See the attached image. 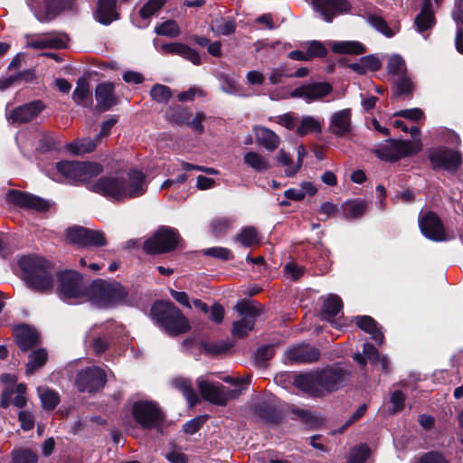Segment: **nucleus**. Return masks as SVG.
<instances>
[{
	"mask_svg": "<svg viewBox=\"0 0 463 463\" xmlns=\"http://www.w3.org/2000/svg\"><path fill=\"white\" fill-rule=\"evenodd\" d=\"M16 343L20 349L26 351L36 345L39 341V335L35 329L21 325L14 329Z\"/></svg>",
	"mask_w": 463,
	"mask_h": 463,
	"instance_id": "nucleus-26",
	"label": "nucleus"
},
{
	"mask_svg": "<svg viewBox=\"0 0 463 463\" xmlns=\"http://www.w3.org/2000/svg\"><path fill=\"white\" fill-rule=\"evenodd\" d=\"M127 289L116 280L98 279L89 286L87 300L99 308H109L123 303Z\"/></svg>",
	"mask_w": 463,
	"mask_h": 463,
	"instance_id": "nucleus-4",
	"label": "nucleus"
},
{
	"mask_svg": "<svg viewBox=\"0 0 463 463\" xmlns=\"http://www.w3.org/2000/svg\"><path fill=\"white\" fill-rule=\"evenodd\" d=\"M332 90L330 84L326 82H318L302 85L295 89L290 96L292 98H302L310 102L313 100L320 99L328 95Z\"/></svg>",
	"mask_w": 463,
	"mask_h": 463,
	"instance_id": "nucleus-21",
	"label": "nucleus"
},
{
	"mask_svg": "<svg viewBox=\"0 0 463 463\" xmlns=\"http://www.w3.org/2000/svg\"><path fill=\"white\" fill-rule=\"evenodd\" d=\"M45 108L41 100H33L12 110L9 120L14 124H24L33 120Z\"/></svg>",
	"mask_w": 463,
	"mask_h": 463,
	"instance_id": "nucleus-20",
	"label": "nucleus"
},
{
	"mask_svg": "<svg viewBox=\"0 0 463 463\" xmlns=\"http://www.w3.org/2000/svg\"><path fill=\"white\" fill-rule=\"evenodd\" d=\"M172 383L177 390L183 392L190 406H194L199 402V398L188 379L176 378Z\"/></svg>",
	"mask_w": 463,
	"mask_h": 463,
	"instance_id": "nucleus-38",
	"label": "nucleus"
},
{
	"mask_svg": "<svg viewBox=\"0 0 463 463\" xmlns=\"http://www.w3.org/2000/svg\"><path fill=\"white\" fill-rule=\"evenodd\" d=\"M412 90V82L405 75L400 76L396 81V94L397 95H408Z\"/></svg>",
	"mask_w": 463,
	"mask_h": 463,
	"instance_id": "nucleus-61",
	"label": "nucleus"
},
{
	"mask_svg": "<svg viewBox=\"0 0 463 463\" xmlns=\"http://www.w3.org/2000/svg\"><path fill=\"white\" fill-rule=\"evenodd\" d=\"M231 345L224 341L210 342L203 345L204 350L212 354H222L227 352Z\"/></svg>",
	"mask_w": 463,
	"mask_h": 463,
	"instance_id": "nucleus-59",
	"label": "nucleus"
},
{
	"mask_svg": "<svg viewBox=\"0 0 463 463\" xmlns=\"http://www.w3.org/2000/svg\"><path fill=\"white\" fill-rule=\"evenodd\" d=\"M256 141L260 146L265 147L268 151H274L280 143L279 137L271 129L256 126L253 128Z\"/></svg>",
	"mask_w": 463,
	"mask_h": 463,
	"instance_id": "nucleus-28",
	"label": "nucleus"
},
{
	"mask_svg": "<svg viewBox=\"0 0 463 463\" xmlns=\"http://www.w3.org/2000/svg\"><path fill=\"white\" fill-rule=\"evenodd\" d=\"M56 168L65 178L80 183L89 182L103 170L98 163L72 161L59 162Z\"/></svg>",
	"mask_w": 463,
	"mask_h": 463,
	"instance_id": "nucleus-8",
	"label": "nucleus"
},
{
	"mask_svg": "<svg viewBox=\"0 0 463 463\" xmlns=\"http://www.w3.org/2000/svg\"><path fill=\"white\" fill-rule=\"evenodd\" d=\"M37 456L30 449H23L13 452V463H36Z\"/></svg>",
	"mask_w": 463,
	"mask_h": 463,
	"instance_id": "nucleus-52",
	"label": "nucleus"
},
{
	"mask_svg": "<svg viewBox=\"0 0 463 463\" xmlns=\"http://www.w3.org/2000/svg\"><path fill=\"white\" fill-rule=\"evenodd\" d=\"M151 98L159 103L167 102L172 97L169 87L162 84H156L150 90Z\"/></svg>",
	"mask_w": 463,
	"mask_h": 463,
	"instance_id": "nucleus-48",
	"label": "nucleus"
},
{
	"mask_svg": "<svg viewBox=\"0 0 463 463\" xmlns=\"http://www.w3.org/2000/svg\"><path fill=\"white\" fill-rule=\"evenodd\" d=\"M180 241L176 230L167 226H161L147 240L145 241L143 250L148 254L165 253L174 250Z\"/></svg>",
	"mask_w": 463,
	"mask_h": 463,
	"instance_id": "nucleus-9",
	"label": "nucleus"
},
{
	"mask_svg": "<svg viewBox=\"0 0 463 463\" xmlns=\"http://www.w3.org/2000/svg\"><path fill=\"white\" fill-rule=\"evenodd\" d=\"M415 24L420 33L428 30L434 24V14L431 10L430 0H423L420 13L415 18Z\"/></svg>",
	"mask_w": 463,
	"mask_h": 463,
	"instance_id": "nucleus-33",
	"label": "nucleus"
},
{
	"mask_svg": "<svg viewBox=\"0 0 463 463\" xmlns=\"http://www.w3.org/2000/svg\"><path fill=\"white\" fill-rule=\"evenodd\" d=\"M99 143L96 137L94 138L85 137L71 143L68 148L73 154L81 155L94 151Z\"/></svg>",
	"mask_w": 463,
	"mask_h": 463,
	"instance_id": "nucleus-40",
	"label": "nucleus"
},
{
	"mask_svg": "<svg viewBox=\"0 0 463 463\" xmlns=\"http://www.w3.org/2000/svg\"><path fill=\"white\" fill-rule=\"evenodd\" d=\"M243 163L258 173L267 172L271 165L269 161L255 151H249L243 156Z\"/></svg>",
	"mask_w": 463,
	"mask_h": 463,
	"instance_id": "nucleus-32",
	"label": "nucleus"
},
{
	"mask_svg": "<svg viewBox=\"0 0 463 463\" xmlns=\"http://www.w3.org/2000/svg\"><path fill=\"white\" fill-rule=\"evenodd\" d=\"M25 47L35 50L61 49L66 46L67 37L63 34L45 33L25 36Z\"/></svg>",
	"mask_w": 463,
	"mask_h": 463,
	"instance_id": "nucleus-16",
	"label": "nucleus"
},
{
	"mask_svg": "<svg viewBox=\"0 0 463 463\" xmlns=\"http://www.w3.org/2000/svg\"><path fill=\"white\" fill-rule=\"evenodd\" d=\"M88 232L89 229L80 226H75L68 229L67 238L71 243L76 244L79 247H84L86 235L89 234Z\"/></svg>",
	"mask_w": 463,
	"mask_h": 463,
	"instance_id": "nucleus-45",
	"label": "nucleus"
},
{
	"mask_svg": "<svg viewBox=\"0 0 463 463\" xmlns=\"http://www.w3.org/2000/svg\"><path fill=\"white\" fill-rule=\"evenodd\" d=\"M116 0H99L96 19L102 24L108 25L118 19Z\"/></svg>",
	"mask_w": 463,
	"mask_h": 463,
	"instance_id": "nucleus-29",
	"label": "nucleus"
},
{
	"mask_svg": "<svg viewBox=\"0 0 463 463\" xmlns=\"http://www.w3.org/2000/svg\"><path fill=\"white\" fill-rule=\"evenodd\" d=\"M307 53L309 57V60L315 57H323L326 56L327 52L326 47L321 42L318 41H311L307 43Z\"/></svg>",
	"mask_w": 463,
	"mask_h": 463,
	"instance_id": "nucleus-57",
	"label": "nucleus"
},
{
	"mask_svg": "<svg viewBox=\"0 0 463 463\" xmlns=\"http://www.w3.org/2000/svg\"><path fill=\"white\" fill-rule=\"evenodd\" d=\"M90 98L89 81L85 78H80L72 93V99L79 105L89 106L91 104Z\"/></svg>",
	"mask_w": 463,
	"mask_h": 463,
	"instance_id": "nucleus-35",
	"label": "nucleus"
},
{
	"mask_svg": "<svg viewBox=\"0 0 463 463\" xmlns=\"http://www.w3.org/2000/svg\"><path fill=\"white\" fill-rule=\"evenodd\" d=\"M345 380V371L335 366L298 374L294 385L312 397H322L339 389Z\"/></svg>",
	"mask_w": 463,
	"mask_h": 463,
	"instance_id": "nucleus-2",
	"label": "nucleus"
},
{
	"mask_svg": "<svg viewBox=\"0 0 463 463\" xmlns=\"http://www.w3.org/2000/svg\"><path fill=\"white\" fill-rule=\"evenodd\" d=\"M203 254L222 260H229L233 258L232 251L223 247H213L203 250Z\"/></svg>",
	"mask_w": 463,
	"mask_h": 463,
	"instance_id": "nucleus-54",
	"label": "nucleus"
},
{
	"mask_svg": "<svg viewBox=\"0 0 463 463\" xmlns=\"http://www.w3.org/2000/svg\"><path fill=\"white\" fill-rule=\"evenodd\" d=\"M132 414L137 424L143 429H156L162 425L165 415L156 403L147 401L136 402Z\"/></svg>",
	"mask_w": 463,
	"mask_h": 463,
	"instance_id": "nucleus-11",
	"label": "nucleus"
},
{
	"mask_svg": "<svg viewBox=\"0 0 463 463\" xmlns=\"http://www.w3.org/2000/svg\"><path fill=\"white\" fill-rule=\"evenodd\" d=\"M241 319L233 322L232 335L234 337L243 338L254 328L256 318L260 315V307L252 301H240L235 306Z\"/></svg>",
	"mask_w": 463,
	"mask_h": 463,
	"instance_id": "nucleus-10",
	"label": "nucleus"
},
{
	"mask_svg": "<svg viewBox=\"0 0 463 463\" xmlns=\"http://www.w3.org/2000/svg\"><path fill=\"white\" fill-rule=\"evenodd\" d=\"M321 123L312 116H304L299 126L297 128L296 132L304 137L310 132H321Z\"/></svg>",
	"mask_w": 463,
	"mask_h": 463,
	"instance_id": "nucleus-44",
	"label": "nucleus"
},
{
	"mask_svg": "<svg viewBox=\"0 0 463 463\" xmlns=\"http://www.w3.org/2000/svg\"><path fill=\"white\" fill-rule=\"evenodd\" d=\"M364 354H355L354 358L356 362H358L361 365H364L366 360H368L371 364H377L380 360V354L377 349L373 346V345L370 343H365L364 345L363 349Z\"/></svg>",
	"mask_w": 463,
	"mask_h": 463,
	"instance_id": "nucleus-42",
	"label": "nucleus"
},
{
	"mask_svg": "<svg viewBox=\"0 0 463 463\" xmlns=\"http://www.w3.org/2000/svg\"><path fill=\"white\" fill-rule=\"evenodd\" d=\"M37 392L44 410H53L60 402L58 392L48 387H38Z\"/></svg>",
	"mask_w": 463,
	"mask_h": 463,
	"instance_id": "nucleus-39",
	"label": "nucleus"
},
{
	"mask_svg": "<svg viewBox=\"0 0 463 463\" xmlns=\"http://www.w3.org/2000/svg\"><path fill=\"white\" fill-rule=\"evenodd\" d=\"M38 2L39 0H32L29 5L40 22L52 20L64 8V4L61 0H43V5Z\"/></svg>",
	"mask_w": 463,
	"mask_h": 463,
	"instance_id": "nucleus-19",
	"label": "nucleus"
},
{
	"mask_svg": "<svg viewBox=\"0 0 463 463\" xmlns=\"http://www.w3.org/2000/svg\"><path fill=\"white\" fill-rule=\"evenodd\" d=\"M146 175L138 170H130L127 178L117 175L103 176L91 184V190L113 201H124L143 195L146 192Z\"/></svg>",
	"mask_w": 463,
	"mask_h": 463,
	"instance_id": "nucleus-1",
	"label": "nucleus"
},
{
	"mask_svg": "<svg viewBox=\"0 0 463 463\" xmlns=\"http://www.w3.org/2000/svg\"><path fill=\"white\" fill-rule=\"evenodd\" d=\"M330 46L335 53L362 54L365 52V47L356 41L331 42Z\"/></svg>",
	"mask_w": 463,
	"mask_h": 463,
	"instance_id": "nucleus-34",
	"label": "nucleus"
},
{
	"mask_svg": "<svg viewBox=\"0 0 463 463\" xmlns=\"http://www.w3.org/2000/svg\"><path fill=\"white\" fill-rule=\"evenodd\" d=\"M221 90L230 95H239L240 90L237 82L228 75H222L220 78Z\"/></svg>",
	"mask_w": 463,
	"mask_h": 463,
	"instance_id": "nucleus-55",
	"label": "nucleus"
},
{
	"mask_svg": "<svg viewBox=\"0 0 463 463\" xmlns=\"http://www.w3.org/2000/svg\"><path fill=\"white\" fill-rule=\"evenodd\" d=\"M166 116L169 120L176 124H186L192 114L189 110L181 108H172L166 112Z\"/></svg>",
	"mask_w": 463,
	"mask_h": 463,
	"instance_id": "nucleus-47",
	"label": "nucleus"
},
{
	"mask_svg": "<svg viewBox=\"0 0 463 463\" xmlns=\"http://www.w3.org/2000/svg\"><path fill=\"white\" fill-rule=\"evenodd\" d=\"M395 116H400V117L411 119L412 121H418L423 118L424 114L421 109L415 108V109L400 110L395 113Z\"/></svg>",
	"mask_w": 463,
	"mask_h": 463,
	"instance_id": "nucleus-63",
	"label": "nucleus"
},
{
	"mask_svg": "<svg viewBox=\"0 0 463 463\" xmlns=\"http://www.w3.org/2000/svg\"><path fill=\"white\" fill-rule=\"evenodd\" d=\"M6 200L16 206L37 211H45L49 207L48 202L43 198L18 190L8 191Z\"/></svg>",
	"mask_w": 463,
	"mask_h": 463,
	"instance_id": "nucleus-17",
	"label": "nucleus"
},
{
	"mask_svg": "<svg viewBox=\"0 0 463 463\" xmlns=\"http://www.w3.org/2000/svg\"><path fill=\"white\" fill-rule=\"evenodd\" d=\"M165 0H148L139 11L143 19H148L157 13L165 5Z\"/></svg>",
	"mask_w": 463,
	"mask_h": 463,
	"instance_id": "nucleus-50",
	"label": "nucleus"
},
{
	"mask_svg": "<svg viewBox=\"0 0 463 463\" xmlns=\"http://www.w3.org/2000/svg\"><path fill=\"white\" fill-rule=\"evenodd\" d=\"M342 307V299L337 295L329 294L323 298L322 316L333 323L332 318L341 313Z\"/></svg>",
	"mask_w": 463,
	"mask_h": 463,
	"instance_id": "nucleus-31",
	"label": "nucleus"
},
{
	"mask_svg": "<svg viewBox=\"0 0 463 463\" xmlns=\"http://www.w3.org/2000/svg\"><path fill=\"white\" fill-rule=\"evenodd\" d=\"M419 222L421 232L428 239L435 241L448 240L444 227L435 213H427L420 217Z\"/></svg>",
	"mask_w": 463,
	"mask_h": 463,
	"instance_id": "nucleus-18",
	"label": "nucleus"
},
{
	"mask_svg": "<svg viewBox=\"0 0 463 463\" xmlns=\"http://www.w3.org/2000/svg\"><path fill=\"white\" fill-rule=\"evenodd\" d=\"M370 449L365 444H361L351 449L349 463H364L369 457Z\"/></svg>",
	"mask_w": 463,
	"mask_h": 463,
	"instance_id": "nucleus-51",
	"label": "nucleus"
},
{
	"mask_svg": "<svg viewBox=\"0 0 463 463\" xmlns=\"http://www.w3.org/2000/svg\"><path fill=\"white\" fill-rule=\"evenodd\" d=\"M24 279L30 288L38 292H47L53 285L50 264L40 256H24L19 260Z\"/></svg>",
	"mask_w": 463,
	"mask_h": 463,
	"instance_id": "nucleus-3",
	"label": "nucleus"
},
{
	"mask_svg": "<svg viewBox=\"0 0 463 463\" xmlns=\"http://www.w3.org/2000/svg\"><path fill=\"white\" fill-rule=\"evenodd\" d=\"M46 360L47 353L44 349L33 351L29 355V361L26 365V374H33L45 364Z\"/></svg>",
	"mask_w": 463,
	"mask_h": 463,
	"instance_id": "nucleus-43",
	"label": "nucleus"
},
{
	"mask_svg": "<svg viewBox=\"0 0 463 463\" xmlns=\"http://www.w3.org/2000/svg\"><path fill=\"white\" fill-rule=\"evenodd\" d=\"M75 383L80 392H95L105 385L106 373L97 366L88 367L78 373Z\"/></svg>",
	"mask_w": 463,
	"mask_h": 463,
	"instance_id": "nucleus-13",
	"label": "nucleus"
},
{
	"mask_svg": "<svg viewBox=\"0 0 463 463\" xmlns=\"http://www.w3.org/2000/svg\"><path fill=\"white\" fill-rule=\"evenodd\" d=\"M287 357L297 363H313L319 359L320 353L317 348L307 345H299L289 348L286 352Z\"/></svg>",
	"mask_w": 463,
	"mask_h": 463,
	"instance_id": "nucleus-24",
	"label": "nucleus"
},
{
	"mask_svg": "<svg viewBox=\"0 0 463 463\" xmlns=\"http://www.w3.org/2000/svg\"><path fill=\"white\" fill-rule=\"evenodd\" d=\"M210 29L216 36H228L235 32L236 24L232 18L217 17L212 21Z\"/></svg>",
	"mask_w": 463,
	"mask_h": 463,
	"instance_id": "nucleus-36",
	"label": "nucleus"
},
{
	"mask_svg": "<svg viewBox=\"0 0 463 463\" xmlns=\"http://www.w3.org/2000/svg\"><path fill=\"white\" fill-rule=\"evenodd\" d=\"M151 316L170 335L184 334L190 329L187 318L171 302H156L151 308Z\"/></svg>",
	"mask_w": 463,
	"mask_h": 463,
	"instance_id": "nucleus-5",
	"label": "nucleus"
},
{
	"mask_svg": "<svg viewBox=\"0 0 463 463\" xmlns=\"http://www.w3.org/2000/svg\"><path fill=\"white\" fill-rule=\"evenodd\" d=\"M89 234L86 235V241L84 247L96 246L100 247L107 244L104 232L100 231H94L89 229Z\"/></svg>",
	"mask_w": 463,
	"mask_h": 463,
	"instance_id": "nucleus-53",
	"label": "nucleus"
},
{
	"mask_svg": "<svg viewBox=\"0 0 463 463\" xmlns=\"http://www.w3.org/2000/svg\"><path fill=\"white\" fill-rule=\"evenodd\" d=\"M304 274V269L297 263L290 261L284 267V276L291 280H298Z\"/></svg>",
	"mask_w": 463,
	"mask_h": 463,
	"instance_id": "nucleus-58",
	"label": "nucleus"
},
{
	"mask_svg": "<svg viewBox=\"0 0 463 463\" xmlns=\"http://www.w3.org/2000/svg\"><path fill=\"white\" fill-rule=\"evenodd\" d=\"M95 98L98 108L102 110H108L117 101L114 94V85L109 82L99 84L95 90Z\"/></svg>",
	"mask_w": 463,
	"mask_h": 463,
	"instance_id": "nucleus-27",
	"label": "nucleus"
},
{
	"mask_svg": "<svg viewBox=\"0 0 463 463\" xmlns=\"http://www.w3.org/2000/svg\"><path fill=\"white\" fill-rule=\"evenodd\" d=\"M26 387L23 383L16 384L15 386H8L3 392L1 404L6 408L11 404L17 408H23L26 404L24 392Z\"/></svg>",
	"mask_w": 463,
	"mask_h": 463,
	"instance_id": "nucleus-25",
	"label": "nucleus"
},
{
	"mask_svg": "<svg viewBox=\"0 0 463 463\" xmlns=\"http://www.w3.org/2000/svg\"><path fill=\"white\" fill-rule=\"evenodd\" d=\"M420 138L414 141L388 139L378 144L374 148L376 156L385 161L395 162L406 156H413L421 150Z\"/></svg>",
	"mask_w": 463,
	"mask_h": 463,
	"instance_id": "nucleus-6",
	"label": "nucleus"
},
{
	"mask_svg": "<svg viewBox=\"0 0 463 463\" xmlns=\"http://www.w3.org/2000/svg\"><path fill=\"white\" fill-rule=\"evenodd\" d=\"M429 158L434 168H442L454 173L461 164V155L458 151L439 147L429 152Z\"/></svg>",
	"mask_w": 463,
	"mask_h": 463,
	"instance_id": "nucleus-14",
	"label": "nucleus"
},
{
	"mask_svg": "<svg viewBox=\"0 0 463 463\" xmlns=\"http://www.w3.org/2000/svg\"><path fill=\"white\" fill-rule=\"evenodd\" d=\"M367 203L364 200H353L345 203L342 206L345 215L348 219H358L367 211Z\"/></svg>",
	"mask_w": 463,
	"mask_h": 463,
	"instance_id": "nucleus-37",
	"label": "nucleus"
},
{
	"mask_svg": "<svg viewBox=\"0 0 463 463\" xmlns=\"http://www.w3.org/2000/svg\"><path fill=\"white\" fill-rule=\"evenodd\" d=\"M234 220L231 217H221L212 222L213 232L216 234L227 231L233 223Z\"/></svg>",
	"mask_w": 463,
	"mask_h": 463,
	"instance_id": "nucleus-60",
	"label": "nucleus"
},
{
	"mask_svg": "<svg viewBox=\"0 0 463 463\" xmlns=\"http://www.w3.org/2000/svg\"><path fill=\"white\" fill-rule=\"evenodd\" d=\"M405 395L401 391H394L391 394V403L392 404V413L401 411L404 408Z\"/></svg>",
	"mask_w": 463,
	"mask_h": 463,
	"instance_id": "nucleus-62",
	"label": "nucleus"
},
{
	"mask_svg": "<svg viewBox=\"0 0 463 463\" xmlns=\"http://www.w3.org/2000/svg\"><path fill=\"white\" fill-rule=\"evenodd\" d=\"M202 397L213 404L224 406L231 399L240 395V390H230L219 383H212L203 377L197 379Z\"/></svg>",
	"mask_w": 463,
	"mask_h": 463,
	"instance_id": "nucleus-12",
	"label": "nucleus"
},
{
	"mask_svg": "<svg viewBox=\"0 0 463 463\" xmlns=\"http://www.w3.org/2000/svg\"><path fill=\"white\" fill-rule=\"evenodd\" d=\"M235 241H238L242 247H251L259 243V233L254 227H244L240 232V233L237 234Z\"/></svg>",
	"mask_w": 463,
	"mask_h": 463,
	"instance_id": "nucleus-41",
	"label": "nucleus"
},
{
	"mask_svg": "<svg viewBox=\"0 0 463 463\" xmlns=\"http://www.w3.org/2000/svg\"><path fill=\"white\" fill-rule=\"evenodd\" d=\"M163 54H176L191 61L194 65L201 64V56L194 49L181 43H165L160 46Z\"/></svg>",
	"mask_w": 463,
	"mask_h": 463,
	"instance_id": "nucleus-23",
	"label": "nucleus"
},
{
	"mask_svg": "<svg viewBox=\"0 0 463 463\" xmlns=\"http://www.w3.org/2000/svg\"><path fill=\"white\" fill-rule=\"evenodd\" d=\"M419 463H449L448 460L438 452H428L423 455Z\"/></svg>",
	"mask_w": 463,
	"mask_h": 463,
	"instance_id": "nucleus-64",
	"label": "nucleus"
},
{
	"mask_svg": "<svg viewBox=\"0 0 463 463\" xmlns=\"http://www.w3.org/2000/svg\"><path fill=\"white\" fill-rule=\"evenodd\" d=\"M311 3L315 11L327 23H331L336 15L351 10V4L347 0H311Z\"/></svg>",
	"mask_w": 463,
	"mask_h": 463,
	"instance_id": "nucleus-15",
	"label": "nucleus"
},
{
	"mask_svg": "<svg viewBox=\"0 0 463 463\" xmlns=\"http://www.w3.org/2000/svg\"><path fill=\"white\" fill-rule=\"evenodd\" d=\"M329 130L338 137H345L351 132V109H345L332 114Z\"/></svg>",
	"mask_w": 463,
	"mask_h": 463,
	"instance_id": "nucleus-22",
	"label": "nucleus"
},
{
	"mask_svg": "<svg viewBox=\"0 0 463 463\" xmlns=\"http://www.w3.org/2000/svg\"><path fill=\"white\" fill-rule=\"evenodd\" d=\"M60 298L70 303L87 301L89 287H87L82 277L76 271L67 270L59 277Z\"/></svg>",
	"mask_w": 463,
	"mask_h": 463,
	"instance_id": "nucleus-7",
	"label": "nucleus"
},
{
	"mask_svg": "<svg viewBox=\"0 0 463 463\" xmlns=\"http://www.w3.org/2000/svg\"><path fill=\"white\" fill-rule=\"evenodd\" d=\"M356 325L364 332L371 335V337L373 340H374L379 345H382L383 343V334L378 327V324L376 321L369 317V316H363V317H356Z\"/></svg>",
	"mask_w": 463,
	"mask_h": 463,
	"instance_id": "nucleus-30",
	"label": "nucleus"
},
{
	"mask_svg": "<svg viewBox=\"0 0 463 463\" xmlns=\"http://www.w3.org/2000/svg\"><path fill=\"white\" fill-rule=\"evenodd\" d=\"M387 68L390 73L397 76H402L406 71L405 61L398 54L392 55L389 59Z\"/></svg>",
	"mask_w": 463,
	"mask_h": 463,
	"instance_id": "nucleus-49",
	"label": "nucleus"
},
{
	"mask_svg": "<svg viewBox=\"0 0 463 463\" xmlns=\"http://www.w3.org/2000/svg\"><path fill=\"white\" fill-rule=\"evenodd\" d=\"M256 412L267 421H275L277 419L275 408L265 402L257 405Z\"/></svg>",
	"mask_w": 463,
	"mask_h": 463,
	"instance_id": "nucleus-56",
	"label": "nucleus"
},
{
	"mask_svg": "<svg viewBox=\"0 0 463 463\" xmlns=\"http://www.w3.org/2000/svg\"><path fill=\"white\" fill-rule=\"evenodd\" d=\"M155 32L158 35H165L167 37H177L181 33V30L173 20H168L156 27Z\"/></svg>",
	"mask_w": 463,
	"mask_h": 463,
	"instance_id": "nucleus-46",
	"label": "nucleus"
}]
</instances>
